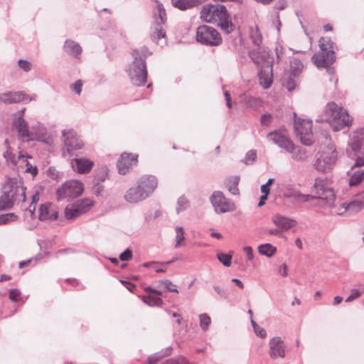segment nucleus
Masks as SVG:
<instances>
[{
	"label": "nucleus",
	"mask_w": 364,
	"mask_h": 364,
	"mask_svg": "<svg viewBox=\"0 0 364 364\" xmlns=\"http://www.w3.org/2000/svg\"><path fill=\"white\" fill-rule=\"evenodd\" d=\"M133 61L128 65L126 72L135 86H144L147 79L146 58L151 55L146 46L132 50Z\"/></svg>",
	"instance_id": "1"
},
{
	"label": "nucleus",
	"mask_w": 364,
	"mask_h": 364,
	"mask_svg": "<svg viewBox=\"0 0 364 364\" xmlns=\"http://www.w3.org/2000/svg\"><path fill=\"white\" fill-rule=\"evenodd\" d=\"M200 18L207 23L217 24L226 33L233 31V24L223 5H205L200 11Z\"/></svg>",
	"instance_id": "2"
},
{
	"label": "nucleus",
	"mask_w": 364,
	"mask_h": 364,
	"mask_svg": "<svg viewBox=\"0 0 364 364\" xmlns=\"http://www.w3.org/2000/svg\"><path fill=\"white\" fill-rule=\"evenodd\" d=\"M157 184V179L155 176H143L136 181V185L126 191L124 199L129 203L142 201L154 191Z\"/></svg>",
	"instance_id": "3"
},
{
	"label": "nucleus",
	"mask_w": 364,
	"mask_h": 364,
	"mask_svg": "<svg viewBox=\"0 0 364 364\" xmlns=\"http://www.w3.org/2000/svg\"><path fill=\"white\" fill-rule=\"evenodd\" d=\"M26 188L21 182L9 178L2 186V194L0 196V210L9 209L15 203L26 200Z\"/></svg>",
	"instance_id": "4"
},
{
	"label": "nucleus",
	"mask_w": 364,
	"mask_h": 364,
	"mask_svg": "<svg viewBox=\"0 0 364 364\" xmlns=\"http://www.w3.org/2000/svg\"><path fill=\"white\" fill-rule=\"evenodd\" d=\"M352 121L347 111L333 102L327 104L324 117L316 119L318 122H328L334 131L349 127Z\"/></svg>",
	"instance_id": "5"
},
{
	"label": "nucleus",
	"mask_w": 364,
	"mask_h": 364,
	"mask_svg": "<svg viewBox=\"0 0 364 364\" xmlns=\"http://www.w3.org/2000/svg\"><path fill=\"white\" fill-rule=\"evenodd\" d=\"M333 43L330 38L323 37L319 40V50L311 58L314 64L318 68H326L329 75H333L334 69L330 67L336 61Z\"/></svg>",
	"instance_id": "6"
},
{
	"label": "nucleus",
	"mask_w": 364,
	"mask_h": 364,
	"mask_svg": "<svg viewBox=\"0 0 364 364\" xmlns=\"http://www.w3.org/2000/svg\"><path fill=\"white\" fill-rule=\"evenodd\" d=\"M348 144L351 149L350 155L356 157L354 166H364V129L360 128L355 131Z\"/></svg>",
	"instance_id": "7"
},
{
	"label": "nucleus",
	"mask_w": 364,
	"mask_h": 364,
	"mask_svg": "<svg viewBox=\"0 0 364 364\" xmlns=\"http://www.w3.org/2000/svg\"><path fill=\"white\" fill-rule=\"evenodd\" d=\"M311 193L315 197V199L325 200L328 206L333 205L336 196L333 190L328 187L327 181L325 178H315L311 188Z\"/></svg>",
	"instance_id": "8"
},
{
	"label": "nucleus",
	"mask_w": 364,
	"mask_h": 364,
	"mask_svg": "<svg viewBox=\"0 0 364 364\" xmlns=\"http://www.w3.org/2000/svg\"><path fill=\"white\" fill-rule=\"evenodd\" d=\"M337 156L334 145L330 144L316 154L314 166L318 171H325L335 164Z\"/></svg>",
	"instance_id": "9"
},
{
	"label": "nucleus",
	"mask_w": 364,
	"mask_h": 364,
	"mask_svg": "<svg viewBox=\"0 0 364 364\" xmlns=\"http://www.w3.org/2000/svg\"><path fill=\"white\" fill-rule=\"evenodd\" d=\"M83 191L84 186L82 182L76 180L67 181L56 190V198L58 200L64 198L73 199L80 196Z\"/></svg>",
	"instance_id": "10"
},
{
	"label": "nucleus",
	"mask_w": 364,
	"mask_h": 364,
	"mask_svg": "<svg viewBox=\"0 0 364 364\" xmlns=\"http://www.w3.org/2000/svg\"><path fill=\"white\" fill-rule=\"evenodd\" d=\"M196 41L203 45L216 46L221 43L222 38L216 29L203 25L197 28Z\"/></svg>",
	"instance_id": "11"
},
{
	"label": "nucleus",
	"mask_w": 364,
	"mask_h": 364,
	"mask_svg": "<svg viewBox=\"0 0 364 364\" xmlns=\"http://www.w3.org/2000/svg\"><path fill=\"white\" fill-rule=\"evenodd\" d=\"M294 127L296 136L303 144L310 146L313 144L311 121L299 118L295 119Z\"/></svg>",
	"instance_id": "12"
},
{
	"label": "nucleus",
	"mask_w": 364,
	"mask_h": 364,
	"mask_svg": "<svg viewBox=\"0 0 364 364\" xmlns=\"http://www.w3.org/2000/svg\"><path fill=\"white\" fill-rule=\"evenodd\" d=\"M62 138L65 145L63 151L64 156H66L65 151H67L69 155H71L73 151L81 149L84 146L82 141L73 129L63 130L62 132Z\"/></svg>",
	"instance_id": "13"
},
{
	"label": "nucleus",
	"mask_w": 364,
	"mask_h": 364,
	"mask_svg": "<svg viewBox=\"0 0 364 364\" xmlns=\"http://www.w3.org/2000/svg\"><path fill=\"white\" fill-rule=\"evenodd\" d=\"M210 200L217 213H224L234 210V204L227 199L221 191H214Z\"/></svg>",
	"instance_id": "14"
},
{
	"label": "nucleus",
	"mask_w": 364,
	"mask_h": 364,
	"mask_svg": "<svg viewBox=\"0 0 364 364\" xmlns=\"http://www.w3.org/2000/svg\"><path fill=\"white\" fill-rule=\"evenodd\" d=\"M267 137L269 141L284 149L286 151H293L294 143L285 135L284 132L275 131L267 134Z\"/></svg>",
	"instance_id": "15"
},
{
	"label": "nucleus",
	"mask_w": 364,
	"mask_h": 364,
	"mask_svg": "<svg viewBox=\"0 0 364 364\" xmlns=\"http://www.w3.org/2000/svg\"><path fill=\"white\" fill-rule=\"evenodd\" d=\"M12 128L16 131L18 138L22 141L33 139L32 134L29 132L28 124L23 117H15L12 122Z\"/></svg>",
	"instance_id": "16"
},
{
	"label": "nucleus",
	"mask_w": 364,
	"mask_h": 364,
	"mask_svg": "<svg viewBox=\"0 0 364 364\" xmlns=\"http://www.w3.org/2000/svg\"><path fill=\"white\" fill-rule=\"evenodd\" d=\"M166 21V12L161 5L158 6V17L155 19L154 25V31L151 33V38L154 41H160L164 38L166 33L162 28V24Z\"/></svg>",
	"instance_id": "17"
},
{
	"label": "nucleus",
	"mask_w": 364,
	"mask_h": 364,
	"mask_svg": "<svg viewBox=\"0 0 364 364\" xmlns=\"http://www.w3.org/2000/svg\"><path fill=\"white\" fill-rule=\"evenodd\" d=\"M273 62L274 60H268L267 65L262 66L258 73L259 84L264 89L270 87L273 82Z\"/></svg>",
	"instance_id": "18"
},
{
	"label": "nucleus",
	"mask_w": 364,
	"mask_h": 364,
	"mask_svg": "<svg viewBox=\"0 0 364 364\" xmlns=\"http://www.w3.org/2000/svg\"><path fill=\"white\" fill-rule=\"evenodd\" d=\"M269 344V354L271 358L277 359V358H283L285 357V346L280 337L276 336L272 338Z\"/></svg>",
	"instance_id": "19"
},
{
	"label": "nucleus",
	"mask_w": 364,
	"mask_h": 364,
	"mask_svg": "<svg viewBox=\"0 0 364 364\" xmlns=\"http://www.w3.org/2000/svg\"><path fill=\"white\" fill-rule=\"evenodd\" d=\"M137 155L124 153L117 162V168L120 174H126L129 170L137 163Z\"/></svg>",
	"instance_id": "20"
},
{
	"label": "nucleus",
	"mask_w": 364,
	"mask_h": 364,
	"mask_svg": "<svg viewBox=\"0 0 364 364\" xmlns=\"http://www.w3.org/2000/svg\"><path fill=\"white\" fill-rule=\"evenodd\" d=\"M58 212L56 207L50 203L41 205L38 209V218L40 220H51L58 218Z\"/></svg>",
	"instance_id": "21"
},
{
	"label": "nucleus",
	"mask_w": 364,
	"mask_h": 364,
	"mask_svg": "<svg viewBox=\"0 0 364 364\" xmlns=\"http://www.w3.org/2000/svg\"><path fill=\"white\" fill-rule=\"evenodd\" d=\"M73 169L79 173H88L94 166L93 161L85 158H75L71 160Z\"/></svg>",
	"instance_id": "22"
},
{
	"label": "nucleus",
	"mask_w": 364,
	"mask_h": 364,
	"mask_svg": "<svg viewBox=\"0 0 364 364\" xmlns=\"http://www.w3.org/2000/svg\"><path fill=\"white\" fill-rule=\"evenodd\" d=\"M249 55L252 60L259 66L267 65L268 60H274L273 56L269 55L268 53H262L259 48L252 50L249 52Z\"/></svg>",
	"instance_id": "23"
},
{
	"label": "nucleus",
	"mask_w": 364,
	"mask_h": 364,
	"mask_svg": "<svg viewBox=\"0 0 364 364\" xmlns=\"http://www.w3.org/2000/svg\"><path fill=\"white\" fill-rule=\"evenodd\" d=\"M63 49L69 55L77 59L80 58L82 49L80 45L76 41L71 39H67L64 43Z\"/></svg>",
	"instance_id": "24"
},
{
	"label": "nucleus",
	"mask_w": 364,
	"mask_h": 364,
	"mask_svg": "<svg viewBox=\"0 0 364 364\" xmlns=\"http://www.w3.org/2000/svg\"><path fill=\"white\" fill-rule=\"evenodd\" d=\"M272 222L274 224L279 227L283 232L289 230L290 228L295 226L296 221L286 218L280 214H277L272 218Z\"/></svg>",
	"instance_id": "25"
},
{
	"label": "nucleus",
	"mask_w": 364,
	"mask_h": 364,
	"mask_svg": "<svg viewBox=\"0 0 364 364\" xmlns=\"http://www.w3.org/2000/svg\"><path fill=\"white\" fill-rule=\"evenodd\" d=\"M26 94L22 92H8L0 94V102L5 104L17 103L25 100Z\"/></svg>",
	"instance_id": "26"
},
{
	"label": "nucleus",
	"mask_w": 364,
	"mask_h": 364,
	"mask_svg": "<svg viewBox=\"0 0 364 364\" xmlns=\"http://www.w3.org/2000/svg\"><path fill=\"white\" fill-rule=\"evenodd\" d=\"M4 145L7 149L6 151H4V156L7 161H10L13 165L16 166L18 161L24 160L26 156L21 151H19L18 156H16L11 151V148L9 147V141L8 139L4 141Z\"/></svg>",
	"instance_id": "27"
},
{
	"label": "nucleus",
	"mask_w": 364,
	"mask_h": 364,
	"mask_svg": "<svg viewBox=\"0 0 364 364\" xmlns=\"http://www.w3.org/2000/svg\"><path fill=\"white\" fill-rule=\"evenodd\" d=\"M239 97L240 102L246 107L257 109L261 106V101L258 98L253 97L246 93L241 94Z\"/></svg>",
	"instance_id": "28"
},
{
	"label": "nucleus",
	"mask_w": 364,
	"mask_h": 364,
	"mask_svg": "<svg viewBox=\"0 0 364 364\" xmlns=\"http://www.w3.org/2000/svg\"><path fill=\"white\" fill-rule=\"evenodd\" d=\"M240 181V177L237 176H230L225 180V186L228 188V191L232 195H238L239 189L238 184Z\"/></svg>",
	"instance_id": "29"
},
{
	"label": "nucleus",
	"mask_w": 364,
	"mask_h": 364,
	"mask_svg": "<svg viewBox=\"0 0 364 364\" xmlns=\"http://www.w3.org/2000/svg\"><path fill=\"white\" fill-rule=\"evenodd\" d=\"M171 351L172 348L170 346L161 350L160 352H157L156 353L151 355L148 358V363L156 364L164 357L169 355L171 353Z\"/></svg>",
	"instance_id": "30"
},
{
	"label": "nucleus",
	"mask_w": 364,
	"mask_h": 364,
	"mask_svg": "<svg viewBox=\"0 0 364 364\" xmlns=\"http://www.w3.org/2000/svg\"><path fill=\"white\" fill-rule=\"evenodd\" d=\"M172 5L180 10H186L196 6L198 0H171Z\"/></svg>",
	"instance_id": "31"
},
{
	"label": "nucleus",
	"mask_w": 364,
	"mask_h": 364,
	"mask_svg": "<svg viewBox=\"0 0 364 364\" xmlns=\"http://www.w3.org/2000/svg\"><path fill=\"white\" fill-rule=\"evenodd\" d=\"M250 37L255 46H259L262 44V36L257 26L250 28Z\"/></svg>",
	"instance_id": "32"
},
{
	"label": "nucleus",
	"mask_w": 364,
	"mask_h": 364,
	"mask_svg": "<svg viewBox=\"0 0 364 364\" xmlns=\"http://www.w3.org/2000/svg\"><path fill=\"white\" fill-rule=\"evenodd\" d=\"M257 250L261 255H264L268 257H272L277 252V247L269 243L259 245Z\"/></svg>",
	"instance_id": "33"
},
{
	"label": "nucleus",
	"mask_w": 364,
	"mask_h": 364,
	"mask_svg": "<svg viewBox=\"0 0 364 364\" xmlns=\"http://www.w3.org/2000/svg\"><path fill=\"white\" fill-rule=\"evenodd\" d=\"M73 204L76 207L81 215L89 211L92 205V201L89 199L79 200Z\"/></svg>",
	"instance_id": "34"
},
{
	"label": "nucleus",
	"mask_w": 364,
	"mask_h": 364,
	"mask_svg": "<svg viewBox=\"0 0 364 364\" xmlns=\"http://www.w3.org/2000/svg\"><path fill=\"white\" fill-rule=\"evenodd\" d=\"M347 208H348V214L353 215L360 212L364 208L362 202L360 200H357L355 198H353L350 202H346Z\"/></svg>",
	"instance_id": "35"
},
{
	"label": "nucleus",
	"mask_w": 364,
	"mask_h": 364,
	"mask_svg": "<svg viewBox=\"0 0 364 364\" xmlns=\"http://www.w3.org/2000/svg\"><path fill=\"white\" fill-rule=\"evenodd\" d=\"M288 152L292 154V159L296 161H303L307 158L306 151L299 147L296 148L295 146L293 151Z\"/></svg>",
	"instance_id": "36"
},
{
	"label": "nucleus",
	"mask_w": 364,
	"mask_h": 364,
	"mask_svg": "<svg viewBox=\"0 0 364 364\" xmlns=\"http://www.w3.org/2000/svg\"><path fill=\"white\" fill-rule=\"evenodd\" d=\"M81 214L73 204L68 205L65 209V216L68 220H73L78 218Z\"/></svg>",
	"instance_id": "37"
},
{
	"label": "nucleus",
	"mask_w": 364,
	"mask_h": 364,
	"mask_svg": "<svg viewBox=\"0 0 364 364\" xmlns=\"http://www.w3.org/2000/svg\"><path fill=\"white\" fill-rule=\"evenodd\" d=\"M363 180H364V170L363 171H355L353 172L349 179V185L350 186H355L359 184Z\"/></svg>",
	"instance_id": "38"
},
{
	"label": "nucleus",
	"mask_w": 364,
	"mask_h": 364,
	"mask_svg": "<svg viewBox=\"0 0 364 364\" xmlns=\"http://www.w3.org/2000/svg\"><path fill=\"white\" fill-rule=\"evenodd\" d=\"M287 196L294 198L298 202H308L315 199L313 195L303 194L299 192H294Z\"/></svg>",
	"instance_id": "39"
},
{
	"label": "nucleus",
	"mask_w": 364,
	"mask_h": 364,
	"mask_svg": "<svg viewBox=\"0 0 364 364\" xmlns=\"http://www.w3.org/2000/svg\"><path fill=\"white\" fill-rule=\"evenodd\" d=\"M291 75L296 77L303 68V64L299 59L294 58L291 63Z\"/></svg>",
	"instance_id": "40"
},
{
	"label": "nucleus",
	"mask_w": 364,
	"mask_h": 364,
	"mask_svg": "<svg viewBox=\"0 0 364 364\" xmlns=\"http://www.w3.org/2000/svg\"><path fill=\"white\" fill-rule=\"evenodd\" d=\"M176 244L175 248L180 247L182 245V242L185 240L184 231L182 227L176 226Z\"/></svg>",
	"instance_id": "41"
},
{
	"label": "nucleus",
	"mask_w": 364,
	"mask_h": 364,
	"mask_svg": "<svg viewBox=\"0 0 364 364\" xmlns=\"http://www.w3.org/2000/svg\"><path fill=\"white\" fill-rule=\"evenodd\" d=\"M143 301L150 306H161L163 304V301L160 297H155L153 296H149L143 299Z\"/></svg>",
	"instance_id": "42"
},
{
	"label": "nucleus",
	"mask_w": 364,
	"mask_h": 364,
	"mask_svg": "<svg viewBox=\"0 0 364 364\" xmlns=\"http://www.w3.org/2000/svg\"><path fill=\"white\" fill-rule=\"evenodd\" d=\"M189 206V201L185 196H181L177 201L176 210L178 213L183 211Z\"/></svg>",
	"instance_id": "43"
},
{
	"label": "nucleus",
	"mask_w": 364,
	"mask_h": 364,
	"mask_svg": "<svg viewBox=\"0 0 364 364\" xmlns=\"http://www.w3.org/2000/svg\"><path fill=\"white\" fill-rule=\"evenodd\" d=\"M18 218V216L14 213H6L0 215V225H5L9 222L14 221Z\"/></svg>",
	"instance_id": "44"
},
{
	"label": "nucleus",
	"mask_w": 364,
	"mask_h": 364,
	"mask_svg": "<svg viewBox=\"0 0 364 364\" xmlns=\"http://www.w3.org/2000/svg\"><path fill=\"white\" fill-rule=\"evenodd\" d=\"M210 317L207 314L200 315V326L203 331H206L210 324Z\"/></svg>",
	"instance_id": "45"
},
{
	"label": "nucleus",
	"mask_w": 364,
	"mask_h": 364,
	"mask_svg": "<svg viewBox=\"0 0 364 364\" xmlns=\"http://www.w3.org/2000/svg\"><path fill=\"white\" fill-rule=\"evenodd\" d=\"M218 260L225 267L231 265L232 256L225 253H219L217 255Z\"/></svg>",
	"instance_id": "46"
},
{
	"label": "nucleus",
	"mask_w": 364,
	"mask_h": 364,
	"mask_svg": "<svg viewBox=\"0 0 364 364\" xmlns=\"http://www.w3.org/2000/svg\"><path fill=\"white\" fill-rule=\"evenodd\" d=\"M163 364H189L188 360L183 356L166 360Z\"/></svg>",
	"instance_id": "47"
},
{
	"label": "nucleus",
	"mask_w": 364,
	"mask_h": 364,
	"mask_svg": "<svg viewBox=\"0 0 364 364\" xmlns=\"http://www.w3.org/2000/svg\"><path fill=\"white\" fill-rule=\"evenodd\" d=\"M26 156V158L24 159V160H22L23 162H26V173H31L32 176H36L38 173V169L36 168V166H32V164H31L28 161V158H31L30 156H28V155H25Z\"/></svg>",
	"instance_id": "48"
},
{
	"label": "nucleus",
	"mask_w": 364,
	"mask_h": 364,
	"mask_svg": "<svg viewBox=\"0 0 364 364\" xmlns=\"http://www.w3.org/2000/svg\"><path fill=\"white\" fill-rule=\"evenodd\" d=\"M256 157H257V154H256L255 151L250 150V151H247V153L246 154L244 161L246 164H252L255 161Z\"/></svg>",
	"instance_id": "49"
},
{
	"label": "nucleus",
	"mask_w": 364,
	"mask_h": 364,
	"mask_svg": "<svg viewBox=\"0 0 364 364\" xmlns=\"http://www.w3.org/2000/svg\"><path fill=\"white\" fill-rule=\"evenodd\" d=\"M272 120V116L269 113H265L262 115L260 123L262 126L268 127Z\"/></svg>",
	"instance_id": "50"
},
{
	"label": "nucleus",
	"mask_w": 364,
	"mask_h": 364,
	"mask_svg": "<svg viewBox=\"0 0 364 364\" xmlns=\"http://www.w3.org/2000/svg\"><path fill=\"white\" fill-rule=\"evenodd\" d=\"M82 81L81 80H78L75 83L70 85V88L76 94L80 95L82 92Z\"/></svg>",
	"instance_id": "51"
},
{
	"label": "nucleus",
	"mask_w": 364,
	"mask_h": 364,
	"mask_svg": "<svg viewBox=\"0 0 364 364\" xmlns=\"http://www.w3.org/2000/svg\"><path fill=\"white\" fill-rule=\"evenodd\" d=\"M161 284L164 286V287L171 292H178V289L175 288V285L169 280H164L161 282Z\"/></svg>",
	"instance_id": "52"
},
{
	"label": "nucleus",
	"mask_w": 364,
	"mask_h": 364,
	"mask_svg": "<svg viewBox=\"0 0 364 364\" xmlns=\"http://www.w3.org/2000/svg\"><path fill=\"white\" fill-rule=\"evenodd\" d=\"M132 257V252L129 249L125 250L119 255V259L121 261H129Z\"/></svg>",
	"instance_id": "53"
},
{
	"label": "nucleus",
	"mask_w": 364,
	"mask_h": 364,
	"mask_svg": "<svg viewBox=\"0 0 364 364\" xmlns=\"http://www.w3.org/2000/svg\"><path fill=\"white\" fill-rule=\"evenodd\" d=\"M18 64V66L26 72H28L31 69V64L27 60H19Z\"/></svg>",
	"instance_id": "54"
},
{
	"label": "nucleus",
	"mask_w": 364,
	"mask_h": 364,
	"mask_svg": "<svg viewBox=\"0 0 364 364\" xmlns=\"http://www.w3.org/2000/svg\"><path fill=\"white\" fill-rule=\"evenodd\" d=\"M243 251L246 254L247 259L249 261H252L254 259V254L252 251V248L250 246H245L243 247Z\"/></svg>",
	"instance_id": "55"
},
{
	"label": "nucleus",
	"mask_w": 364,
	"mask_h": 364,
	"mask_svg": "<svg viewBox=\"0 0 364 364\" xmlns=\"http://www.w3.org/2000/svg\"><path fill=\"white\" fill-rule=\"evenodd\" d=\"M214 290L216 291V293L220 296V297L223 299H227L228 298V293L227 291L222 289L218 285L213 286Z\"/></svg>",
	"instance_id": "56"
},
{
	"label": "nucleus",
	"mask_w": 364,
	"mask_h": 364,
	"mask_svg": "<svg viewBox=\"0 0 364 364\" xmlns=\"http://www.w3.org/2000/svg\"><path fill=\"white\" fill-rule=\"evenodd\" d=\"M21 292L18 289H11L9 291V299L13 301H17L18 297L20 296Z\"/></svg>",
	"instance_id": "57"
},
{
	"label": "nucleus",
	"mask_w": 364,
	"mask_h": 364,
	"mask_svg": "<svg viewBox=\"0 0 364 364\" xmlns=\"http://www.w3.org/2000/svg\"><path fill=\"white\" fill-rule=\"evenodd\" d=\"M361 295V293L358 289H353L352 291L351 294L347 297L346 299V302L352 301L353 300L355 299L356 298L359 297Z\"/></svg>",
	"instance_id": "58"
},
{
	"label": "nucleus",
	"mask_w": 364,
	"mask_h": 364,
	"mask_svg": "<svg viewBox=\"0 0 364 364\" xmlns=\"http://www.w3.org/2000/svg\"><path fill=\"white\" fill-rule=\"evenodd\" d=\"M48 173L50 177L55 180H57L60 176V173L53 167H50L48 168Z\"/></svg>",
	"instance_id": "59"
},
{
	"label": "nucleus",
	"mask_w": 364,
	"mask_h": 364,
	"mask_svg": "<svg viewBox=\"0 0 364 364\" xmlns=\"http://www.w3.org/2000/svg\"><path fill=\"white\" fill-rule=\"evenodd\" d=\"M254 331H255V334L262 338H264L267 336L266 331L263 328L260 327L259 326H257L254 329Z\"/></svg>",
	"instance_id": "60"
},
{
	"label": "nucleus",
	"mask_w": 364,
	"mask_h": 364,
	"mask_svg": "<svg viewBox=\"0 0 364 364\" xmlns=\"http://www.w3.org/2000/svg\"><path fill=\"white\" fill-rule=\"evenodd\" d=\"M346 202L341 203L337 208V213L338 215H343L346 213H348V208L346 206Z\"/></svg>",
	"instance_id": "61"
},
{
	"label": "nucleus",
	"mask_w": 364,
	"mask_h": 364,
	"mask_svg": "<svg viewBox=\"0 0 364 364\" xmlns=\"http://www.w3.org/2000/svg\"><path fill=\"white\" fill-rule=\"evenodd\" d=\"M296 87V82L294 80L291 78V77H289L287 80V88L289 91H292L295 89Z\"/></svg>",
	"instance_id": "62"
},
{
	"label": "nucleus",
	"mask_w": 364,
	"mask_h": 364,
	"mask_svg": "<svg viewBox=\"0 0 364 364\" xmlns=\"http://www.w3.org/2000/svg\"><path fill=\"white\" fill-rule=\"evenodd\" d=\"M267 232L271 235L281 236L283 233V231L279 227H277V228L269 229Z\"/></svg>",
	"instance_id": "63"
},
{
	"label": "nucleus",
	"mask_w": 364,
	"mask_h": 364,
	"mask_svg": "<svg viewBox=\"0 0 364 364\" xmlns=\"http://www.w3.org/2000/svg\"><path fill=\"white\" fill-rule=\"evenodd\" d=\"M121 282L124 284V287L131 292H133L136 287L134 284L129 282L121 281Z\"/></svg>",
	"instance_id": "64"
}]
</instances>
